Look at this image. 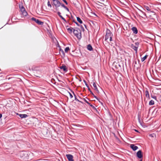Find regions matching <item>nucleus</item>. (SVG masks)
<instances>
[{"label": "nucleus", "instance_id": "33", "mask_svg": "<svg viewBox=\"0 0 161 161\" xmlns=\"http://www.w3.org/2000/svg\"><path fill=\"white\" fill-rule=\"evenodd\" d=\"M60 51H61V52H62V53H63V54L64 55H65L64 53V51L63 50H62L61 49H60Z\"/></svg>", "mask_w": 161, "mask_h": 161}, {"label": "nucleus", "instance_id": "5", "mask_svg": "<svg viewBox=\"0 0 161 161\" xmlns=\"http://www.w3.org/2000/svg\"><path fill=\"white\" fill-rule=\"evenodd\" d=\"M66 157L69 161H74L73 156L71 154H66Z\"/></svg>", "mask_w": 161, "mask_h": 161}, {"label": "nucleus", "instance_id": "35", "mask_svg": "<svg viewBox=\"0 0 161 161\" xmlns=\"http://www.w3.org/2000/svg\"><path fill=\"white\" fill-rule=\"evenodd\" d=\"M142 14H143V15H144V16H146V14H145V13H144L142 11Z\"/></svg>", "mask_w": 161, "mask_h": 161}, {"label": "nucleus", "instance_id": "38", "mask_svg": "<svg viewBox=\"0 0 161 161\" xmlns=\"http://www.w3.org/2000/svg\"><path fill=\"white\" fill-rule=\"evenodd\" d=\"M92 94L93 95L94 97H95L96 99H97V97H96V96H95L92 93Z\"/></svg>", "mask_w": 161, "mask_h": 161}, {"label": "nucleus", "instance_id": "44", "mask_svg": "<svg viewBox=\"0 0 161 161\" xmlns=\"http://www.w3.org/2000/svg\"><path fill=\"white\" fill-rule=\"evenodd\" d=\"M135 131L137 132H138V131L137 130H135Z\"/></svg>", "mask_w": 161, "mask_h": 161}, {"label": "nucleus", "instance_id": "37", "mask_svg": "<svg viewBox=\"0 0 161 161\" xmlns=\"http://www.w3.org/2000/svg\"><path fill=\"white\" fill-rule=\"evenodd\" d=\"M81 31H82V30L84 31V29L83 27L81 25Z\"/></svg>", "mask_w": 161, "mask_h": 161}, {"label": "nucleus", "instance_id": "11", "mask_svg": "<svg viewBox=\"0 0 161 161\" xmlns=\"http://www.w3.org/2000/svg\"><path fill=\"white\" fill-rule=\"evenodd\" d=\"M93 86L94 90L96 91L97 92H99L98 90L96 84L95 83H93Z\"/></svg>", "mask_w": 161, "mask_h": 161}, {"label": "nucleus", "instance_id": "42", "mask_svg": "<svg viewBox=\"0 0 161 161\" xmlns=\"http://www.w3.org/2000/svg\"><path fill=\"white\" fill-rule=\"evenodd\" d=\"M70 19H73V17L72 15L71 16Z\"/></svg>", "mask_w": 161, "mask_h": 161}, {"label": "nucleus", "instance_id": "19", "mask_svg": "<svg viewBox=\"0 0 161 161\" xmlns=\"http://www.w3.org/2000/svg\"><path fill=\"white\" fill-rule=\"evenodd\" d=\"M145 93L146 96L147 97H149V95L148 92L147 91H145Z\"/></svg>", "mask_w": 161, "mask_h": 161}, {"label": "nucleus", "instance_id": "6", "mask_svg": "<svg viewBox=\"0 0 161 161\" xmlns=\"http://www.w3.org/2000/svg\"><path fill=\"white\" fill-rule=\"evenodd\" d=\"M137 156L139 158H141L142 157V151L141 150H139L137 152Z\"/></svg>", "mask_w": 161, "mask_h": 161}, {"label": "nucleus", "instance_id": "45", "mask_svg": "<svg viewBox=\"0 0 161 161\" xmlns=\"http://www.w3.org/2000/svg\"><path fill=\"white\" fill-rule=\"evenodd\" d=\"M82 20H81V24H82Z\"/></svg>", "mask_w": 161, "mask_h": 161}, {"label": "nucleus", "instance_id": "41", "mask_svg": "<svg viewBox=\"0 0 161 161\" xmlns=\"http://www.w3.org/2000/svg\"><path fill=\"white\" fill-rule=\"evenodd\" d=\"M101 4H102L101 5H100V6H103V5H104V4H103V3H101Z\"/></svg>", "mask_w": 161, "mask_h": 161}, {"label": "nucleus", "instance_id": "27", "mask_svg": "<svg viewBox=\"0 0 161 161\" xmlns=\"http://www.w3.org/2000/svg\"><path fill=\"white\" fill-rule=\"evenodd\" d=\"M135 45L136 46H137V47L138 48L139 45V42H135Z\"/></svg>", "mask_w": 161, "mask_h": 161}, {"label": "nucleus", "instance_id": "28", "mask_svg": "<svg viewBox=\"0 0 161 161\" xmlns=\"http://www.w3.org/2000/svg\"><path fill=\"white\" fill-rule=\"evenodd\" d=\"M58 16L60 17H61V16H62L61 15V13L59 12H58Z\"/></svg>", "mask_w": 161, "mask_h": 161}, {"label": "nucleus", "instance_id": "31", "mask_svg": "<svg viewBox=\"0 0 161 161\" xmlns=\"http://www.w3.org/2000/svg\"><path fill=\"white\" fill-rule=\"evenodd\" d=\"M74 96H75V100H77V101H78L80 102V101L78 99H77L76 98V96H75L74 94Z\"/></svg>", "mask_w": 161, "mask_h": 161}, {"label": "nucleus", "instance_id": "9", "mask_svg": "<svg viewBox=\"0 0 161 161\" xmlns=\"http://www.w3.org/2000/svg\"><path fill=\"white\" fill-rule=\"evenodd\" d=\"M61 69H63L64 72H67V69L65 65H62L60 67Z\"/></svg>", "mask_w": 161, "mask_h": 161}, {"label": "nucleus", "instance_id": "15", "mask_svg": "<svg viewBox=\"0 0 161 161\" xmlns=\"http://www.w3.org/2000/svg\"><path fill=\"white\" fill-rule=\"evenodd\" d=\"M20 11L22 12V14L24 11H25V9L24 7L23 6H22L20 8Z\"/></svg>", "mask_w": 161, "mask_h": 161}, {"label": "nucleus", "instance_id": "4", "mask_svg": "<svg viewBox=\"0 0 161 161\" xmlns=\"http://www.w3.org/2000/svg\"><path fill=\"white\" fill-rule=\"evenodd\" d=\"M31 19L33 21H35L36 23L39 25H42L43 23L38 19H36L34 17H32L31 18Z\"/></svg>", "mask_w": 161, "mask_h": 161}, {"label": "nucleus", "instance_id": "14", "mask_svg": "<svg viewBox=\"0 0 161 161\" xmlns=\"http://www.w3.org/2000/svg\"><path fill=\"white\" fill-rule=\"evenodd\" d=\"M82 100H85L86 103H87L89 105H90V106H91L92 108H93V109H96V108H95V107L93 106V105H92V104H91L90 103H88L87 101H86V100L84 98H83V99H82Z\"/></svg>", "mask_w": 161, "mask_h": 161}, {"label": "nucleus", "instance_id": "25", "mask_svg": "<svg viewBox=\"0 0 161 161\" xmlns=\"http://www.w3.org/2000/svg\"><path fill=\"white\" fill-rule=\"evenodd\" d=\"M77 19L78 22L80 23V19L79 17H77Z\"/></svg>", "mask_w": 161, "mask_h": 161}, {"label": "nucleus", "instance_id": "20", "mask_svg": "<svg viewBox=\"0 0 161 161\" xmlns=\"http://www.w3.org/2000/svg\"><path fill=\"white\" fill-rule=\"evenodd\" d=\"M73 28H69L67 29L68 31L69 32V33H71L72 31V30H74Z\"/></svg>", "mask_w": 161, "mask_h": 161}, {"label": "nucleus", "instance_id": "3", "mask_svg": "<svg viewBox=\"0 0 161 161\" xmlns=\"http://www.w3.org/2000/svg\"><path fill=\"white\" fill-rule=\"evenodd\" d=\"M53 1L54 5L56 8L59 7L61 4V3L58 0H53Z\"/></svg>", "mask_w": 161, "mask_h": 161}, {"label": "nucleus", "instance_id": "26", "mask_svg": "<svg viewBox=\"0 0 161 161\" xmlns=\"http://www.w3.org/2000/svg\"><path fill=\"white\" fill-rule=\"evenodd\" d=\"M61 19H62L66 23H67V21L63 17H62V16H61V17H60Z\"/></svg>", "mask_w": 161, "mask_h": 161}, {"label": "nucleus", "instance_id": "18", "mask_svg": "<svg viewBox=\"0 0 161 161\" xmlns=\"http://www.w3.org/2000/svg\"><path fill=\"white\" fill-rule=\"evenodd\" d=\"M154 101H153V100H151L149 102V105H153L154 104Z\"/></svg>", "mask_w": 161, "mask_h": 161}, {"label": "nucleus", "instance_id": "23", "mask_svg": "<svg viewBox=\"0 0 161 161\" xmlns=\"http://www.w3.org/2000/svg\"><path fill=\"white\" fill-rule=\"evenodd\" d=\"M145 8L148 11H150L151 10L150 8L148 6H146L145 7Z\"/></svg>", "mask_w": 161, "mask_h": 161}, {"label": "nucleus", "instance_id": "30", "mask_svg": "<svg viewBox=\"0 0 161 161\" xmlns=\"http://www.w3.org/2000/svg\"><path fill=\"white\" fill-rule=\"evenodd\" d=\"M69 95H70V98H71L73 97V96L70 93H69Z\"/></svg>", "mask_w": 161, "mask_h": 161}, {"label": "nucleus", "instance_id": "16", "mask_svg": "<svg viewBox=\"0 0 161 161\" xmlns=\"http://www.w3.org/2000/svg\"><path fill=\"white\" fill-rule=\"evenodd\" d=\"M61 5L67 11H69V8H67L66 6H65L64 4L61 3Z\"/></svg>", "mask_w": 161, "mask_h": 161}, {"label": "nucleus", "instance_id": "34", "mask_svg": "<svg viewBox=\"0 0 161 161\" xmlns=\"http://www.w3.org/2000/svg\"><path fill=\"white\" fill-rule=\"evenodd\" d=\"M153 135L154 134H150L149 135V136H151L152 137H153Z\"/></svg>", "mask_w": 161, "mask_h": 161}, {"label": "nucleus", "instance_id": "17", "mask_svg": "<svg viewBox=\"0 0 161 161\" xmlns=\"http://www.w3.org/2000/svg\"><path fill=\"white\" fill-rule=\"evenodd\" d=\"M148 55H146L143 57L142 58L141 61L142 62L144 61L147 58Z\"/></svg>", "mask_w": 161, "mask_h": 161}, {"label": "nucleus", "instance_id": "21", "mask_svg": "<svg viewBox=\"0 0 161 161\" xmlns=\"http://www.w3.org/2000/svg\"><path fill=\"white\" fill-rule=\"evenodd\" d=\"M69 50V47H66L64 51L66 53H67L68 51Z\"/></svg>", "mask_w": 161, "mask_h": 161}, {"label": "nucleus", "instance_id": "12", "mask_svg": "<svg viewBox=\"0 0 161 161\" xmlns=\"http://www.w3.org/2000/svg\"><path fill=\"white\" fill-rule=\"evenodd\" d=\"M132 30L133 31L134 33L136 34L138 32L137 30L136 27H133L132 28Z\"/></svg>", "mask_w": 161, "mask_h": 161}, {"label": "nucleus", "instance_id": "32", "mask_svg": "<svg viewBox=\"0 0 161 161\" xmlns=\"http://www.w3.org/2000/svg\"><path fill=\"white\" fill-rule=\"evenodd\" d=\"M64 2V3L66 4V5H67L68 4V3L65 0H62Z\"/></svg>", "mask_w": 161, "mask_h": 161}, {"label": "nucleus", "instance_id": "46", "mask_svg": "<svg viewBox=\"0 0 161 161\" xmlns=\"http://www.w3.org/2000/svg\"><path fill=\"white\" fill-rule=\"evenodd\" d=\"M141 17H142L143 18V16H141Z\"/></svg>", "mask_w": 161, "mask_h": 161}, {"label": "nucleus", "instance_id": "29", "mask_svg": "<svg viewBox=\"0 0 161 161\" xmlns=\"http://www.w3.org/2000/svg\"><path fill=\"white\" fill-rule=\"evenodd\" d=\"M73 22H74L77 25L79 26L78 23L76 21H75L74 20H73Z\"/></svg>", "mask_w": 161, "mask_h": 161}, {"label": "nucleus", "instance_id": "1", "mask_svg": "<svg viewBox=\"0 0 161 161\" xmlns=\"http://www.w3.org/2000/svg\"><path fill=\"white\" fill-rule=\"evenodd\" d=\"M73 32L75 36L80 40V30L78 28H75Z\"/></svg>", "mask_w": 161, "mask_h": 161}, {"label": "nucleus", "instance_id": "24", "mask_svg": "<svg viewBox=\"0 0 161 161\" xmlns=\"http://www.w3.org/2000/svg\"><path fill=\"white\" fill-rule=\"evenodd\" d=\"M47 5L48 7H50V8L52 7V6L49 1H48L47 2Z\"/></svg>", "mask_w": 161, "mask_h": 161}, {"label": "nucleus", "instance_id": "8", "mask_svg": "<svg viewBox=\"0 0 161 161\" xmlns=\"http://www.w3.org/2000/svg\"><path fill=\"white\" fill-rule=\"evenodd\" d=\"M130 147L134 150L135 151L136 150L138 147L137 146L135 145L134 144H131L130 145Z\"/></svg>", "mask_w": 161, "mask_h": 161}, {"label": "nucleus", "instance_id": "43", "mask_svg": "<svg viewBox=\"0 0 161 161\" xmlns=\"http://www.w3.org/2000/svg\"><path fill=\"white\" fill-rule=\"evenodd\" d=\"M160 102L161 103V99H160Z\"/></svg>", "mask_w": 161, "mask_h": 161}, {"label": "nucleus", "instance_id": "13", "mask_svg": "<svg viewBox=\"0 0 161 161\" xmlns=\"http://www.w3.org/2000/svg\"><path fill=\"white\" fill-rule=\"evenodd\" d=\"M19 117L21 118H25L28 116L26 114H19Z\"/></svg>", "mask_w": 161, "mask_h": 161}, {"label": "nucleus", "instance_id": "2", "mask_svg": "<svg viewBox=\"0 0 161 161\" xmlns=\"http://www.w3.org/2000/svg\"><path fill=\"white\" fill-rule=\"evenodd\" d=\"M113 34L111 31L108 29H107L106 31V34L105 37V40L108 42V39L111 37L112 36Z\"/></svg>", "mask_w": 161, "mask_h": 161}, {"label": "nucleus", "instance_id": "22", "mask_svg": "<svg viewBox=\"0 0 161 161\" xmlns=\"http://www.w3.org/2000/svg\"><path fill=\"white\" fill-rule=\"evenodd\" d=\"M27 14H28L27 13L26 11H24V12H23V13L22 14L24 16H26L27 15Z\"/></svg>", "mask_w": 161, "mask_h": 161}, {"label": "nucleus", "instance_id": "40", "mask_svg": "<svg viewBox=\"0 0 161 161\" xmlns=\"http://www.w3.org/2000/svg\"><path fill=\"white\" fill-rule=\"evenodd\" d=\"M2 117V114H0V119Z\"/></svg>", "mask_w": 161, "mask_h": 161}, {"label": "nucleus", "instance_id": "36", "mask_svg": "<svg viewBox=\"0 0 161 161\" xmlns=\"http://www.w3.org/2000/svg\"><path fill=\"white\" fill-rule=\"evenodd\" d=\"M109 38V41H111L112 40V36H111Z\"/></svg>", "mask_w": 161, "mask_h": 161}, {"label": "nucleus", "instance_id": "39", "mask_svg": "<svg viewBox=\"0 0 161 161\" xmlns=\"http://www.w3.org/2000/svg\"><path fill=\"white\" fill-rule=\"evenodd\" d=\"M83 81H84V82H85V84L86 85H87V83H86V81L85 80H83Z\"/></svg>", "mask_w": 161, "mask_h": 161}, {"label": "nucleus", "instance_id": "10", "mask_svg": "<svg viewBox=\"0 0 161 161\" xmlns=\"http://www.w3.org/2000/svg\"><path fill=\"white\" fill-rule=\"evenodd\" d=\"M87 49L90 51H92L93 50V49L92 46L90 44L87 45Z\"/></svg>", "mask_w": 161, "mask_h": 161}, {"label": "nucleus", "instance_id": "7", "mask_svg": "<svg viewBox=\"0 0 161 161\" xmlns=\"http://www.w3.org/2000/svg\"><path fill=\"white\" fill-rule=\"evenodd\" d=\"M131 47L135 51L136 53H137L138 49L137 47L135 46L134 44H131Z\"/></svg>", "mask_w": 161, "mask_h": 161}]
</instances>
